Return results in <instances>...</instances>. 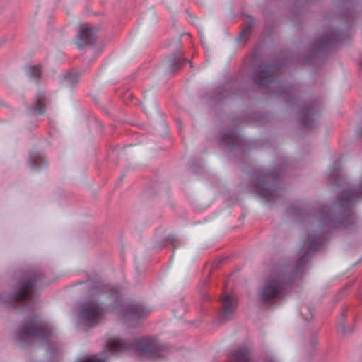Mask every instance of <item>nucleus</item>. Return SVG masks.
I'll return each mask as SVG.
<instances>
[{"instance_id": "18", "label": "nucleus", "mask_w": 362, "mask_h": 362, "mask_svg": "<svg viewBox=\"0 0 362 362\" xmlns=\"http://www.w3.org/2000/svg\"><path fill=\"white\" fill-rule=\"evenodd\" d=\"M28 74L33 78H37L40 75V68L39 66H30L28 69Z\"/></svg>"}, {"instance_id": "2", "label": "nucleus", "mask_w": 362, "mask_h": 362, "mask_svg": "<svg viewBox=\"0 0 362 362\" xmlns=\"http://www.w3.org/2000/svg\"><path fill=\"white\" fill-rule=\"evenodd\" d=\"M109 298L112 304L108 305L107 310L122 315L129 325H135L139 319L146 317L151 313V310L143 304H124L115 289L111 290Z\"/></svg>"}, {"instance_id": "21", "label": "nucleus", "mask_w": 362, "mask_h": 362, "mask_svg": "<svg viewBox=\"0 0 362 362\" xmlns=\"http://www.w3.org/2000/svg\"><path fill=\"white\" fill-rule=\"evenodd\" d=\"M334 166L336 168H338L340 166V163L339 162H337V163H334Z\"/></svg>"}, {"instance_id": "5", "label": "nucleus", "mask_w": 362, "mask_h": 362, "mask_svg": "<svg viewBox=\"0 0 362 362\" xmlns=\"http://www.w3.org/2000/svg\"><path fill=\"white\" fill-rule=\"evenodd\" d=\"M35 275H26L21 279L17 285V289L11 297V302L22 301L23 303H33L37 293Z\"/></svg>"}, {"instance_id": "10", "label": "nucleus", "mask_w": 362, "mask_h": 362, "mask_svg": "<svg viewBox=\"0 0 362 362\" xmlns=\"http://www.w3.org/2000/svg\"><path fill=\"white\" fill-rule=\"evenodd\" d=\"M322 243V238L321 236L316 237L313 235H308V239L305 242V246L308 245V249L306 252V254L299 259L298 262V267H300L304 263L305 258L309 254L317 251L318 245Z\"/></svg>"}, {"instance_id": "11", "label": "nucleus", "mask_w": 362, "mask_h": 362, "mask_svg": "<svg viewBox=\"0 0 362 362\" xmlns=\"http://www.w3.org/2000/svg\"><path fill=\"white\" fill-rule=\"evenodd\" d=\"M222 303H223V307L222 318L224 320H226L231 316L233 313L235 311V310L237 307V303H236V300H234L230 296H228V295L226 296L223 298Z\"/></svg>"}, {"instance_id": "12", "label": "nucleus", "mask_w": 362, "mask_h": 362, "mask_svg": "<svg viewBox=\"0 0 362 362\" xmlns=\"http://www.w3.org/2000/svg\"><path fill=\"white\" fill-rule=\"evenodd\" d=\"M233 361L236 362H245L250 358V350L247 348L240 349L230 354Z\"/></svg>"}, {"instance_id": "17", "label": "nucleus", "mask_w": 362, "mask_h": 362, "mask_svg": "<svg viewBox=\"0 0 362 362\" xmlns=\"http://www.w3.org/2000/svg\"><path fill=\"white\" fill-rule=\"evenodd\" d=\"M184 64L180 59V57H175L170 62V65L172 67L173 71H177Z\"/></svg>"}, {"instance_id": "4", "label": "nucleus", "mask_w": 362, "mask_h": 362, "mask_svg": "<svg viewBox=\"0 0 362 362\" xmlns=\"http://www.w3.org/2000/svg\"><path fill=\"white\" fill-rule=\"evenodd\" d=\"M51 328L45 322L37 317L27 321L16 333V339L22 342H30L34 340L43 341L51 334Z\"/></svg>"}, {"instance_id": "23", "label": "nucleus", "mask_w": 362, "mask_h": 362, "mask_svg": "<svg viewBox=\"0 0 362 362\" xmlns=\"http://www.w3.org/2000/svg\"><path fill=\"white\" fill-rule=\"evenodd\" d=\"M286 92H287V93H291V90H290V89H288V90H286Z\"/></svg>"}, {"instance_id": "13", "label": "nucleus", "mask_w": 362, "mask_h": 362, "mask_svg": "<svg viewBox=\"0 0 362 362\" xmlns=\"http://www.w3.org/2000/svg\"><path fill=\"white\" fill-rule=\"evenodd\" d=\"M94 32L95 30L93 28L84 26L81 28L80 37L83 40L84 44L91 42L92 35Z\"/></svg>"}, {"instance_id": "14", "label": "nucleus", "mask_w": 362, "mask_h": 362, "mask_svg": "<svg viewBox=\"0 0 362 362\" xmlns=\"http://www.w3.org/2000/svg\"><path fill=\"white\" fill-rule=\"evenodd\" d=\"M44 93H39L37 97V103L32 109V112L35 115H40L45 112V106L42 104V100L44 99Z\"/></svg>"}, {"instance_id": "9", "label": "nucleus", "mask_w": 362, "mask_h": 362, "mask_svg": "<svg viewBox=\"0 0 362 362\" xmlns=\"http://www.w3.org/2000/svg\"><path fill=\"white\" fill-rule=\"evenodd\" d=\"M343 34L337 30H331L329 34L324 35L320 40L317 49L320 50L325 47L334 45L340 42L342 39Z\"/></svg>"}, {"instance_id": "6", "label": "nucleus", "mask_w": 362, "mask_h": 362, "mask_svg": "<svg viewBox=\"0 0 362 362\" xmlns=\"http://www.w3.org/2000/svg\"><path fill=\"white\" fill-rule=\"evenodd\" d=\"M105 311L98 300L92 298L81 304L79 316L85 323L89 326H94L103 319Z\"/></svg>"}, {"instance_id": "7", "label": "nucleus", "mask_w": 362, "mask_h": 362, "mask_svg": "<svg viewBox=\"0 0 362 362\" xmlns=\"http://www.w3.org/2000/svg\"><path fill=\"white\" fill-rule=\"evenodd\" d=\"M354 217L348 216L344 217L342 215L334 216L330 209L325 208L319 211L316 221L320 226H330L337 228H345L352 223Z\"/></svg>"}, {"instance_id": "22", "label": "nucleus", "mask_w": 362, "mask_h": 362, "mask_svg": "<svg viewBox=\"0 0 362 362\" xmlns=\"http://www.w3.org/2000/svg\"><path fill=\"white\" fill-rule=\"evenodd\" d=\"M249 30H250V28H246L245 30H244V32L248 33Z\"/></svg>"}, {"instance_id": "15", "label": "nucleus", "mask_w": 362, "mask_h": 362, "mask_svg": "<svg viewBox=\"0 0 362 362\" xmlns=\"http://www.w3.org/2000/svg\"><path fill=\"white\" fill-rule=\"evenodd\" d=\"M255 192L263 197L264 198L269 200V197H267L268 189L266 187V184L263 183L261 185H255Z\"/></svg>"}, {"instance_id": "8", "label": "nucleus", "mask_w": 362, "mask_h": 362, "mask_svg": "<svg viewBox=\"0 0 362 362\" xmlns=\"http://www.w3.org/2000/svg\"><path fill=\"white\" fill-rule=\"evenodd\" d=\"M274 70V66H260L255 71V83L259 86H268L272 81Z\"/></svg>"}, {"instance_id": "19", "label": "nucleus", "mask_w": 362, "mask_h": 362, "mask_svg": "<svg viewBox=\"0 0 362 362\" xmlns=\"http://www.w3.org/2000/svg\"><path fill=\"white\" fill-rule=\"evenodd\" d=\"M36 159H37V158H35V156H30V159H29V165L33 169L37 168V165L36 164Z\"/></svg>"}, {"instance_id": "3", "label": "nucleus", "mask_w": 362, "mask_h": 362, "mask_svg": "<svg viewBox=\"0 0 362 362\" xmlns=\"http://www.w3.org/2000/svg\"><path fill=\"white\" fill-rule=\"evenodd\" d=\"M287 281L283 273L273 272L257 291V299L263 304H271L283 298L286 294Z\"/></svg>"}, {"instance_id": "20", "label": "nucleus", "mask_w": 362, "mask_h": 362, "mask_svg": "<svg viewBox=\"0 0 362 362\" xmlns=\"http://www.w3.org/2000/svg\"><path fill=\"white\" fill-rule=\"evenodd\" d=\"M336 182H337V185L339 186V187H343V182L342 181L340 180V179H337L336 180Z\"/></svg>"}, {"instance_id": "1", "label": "nucleus", "mask_w": 362, "mask_h": 362, "mask_svg": "<svg viewBox=\"0 0 362 362\" xmlns=\"http://www.w3.org/2000/svg\"><path fill=\"white\" fill-rule=\"evenodd\" d=\"M106 349L112 353L136 351L146 359L157 361L167 356L168 350L160 346L156 339H134L132 343L125 342L119 338L110 339Z\"/></svg>"}, {"instance_id": "16", "label": "nucleus", "mask_w": 362, "mask_h": 362, "mask_svg": "<svg viewBox=\"0 0 362 362\" xmlns=\"http://www.w3.org/2000/svg\"><path fill=\"white\" fill-rule=\"evenodd\" d=\"M64 79L68 85L75 84L78 79V74L76 73H69L64 76Z\"/></svg>"}]
</instances>
